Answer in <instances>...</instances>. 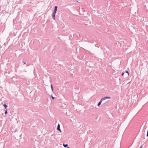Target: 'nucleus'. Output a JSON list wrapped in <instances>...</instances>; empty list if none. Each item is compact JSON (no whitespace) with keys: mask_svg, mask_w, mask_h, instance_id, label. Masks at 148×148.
<instances>
[{"mask_svg":"<svg viewBox=\"0 0 148 148\" xmlns=\"http://www.w3.org/2000/svg\"><path fill=\"white\" fill-rule=\"evenodd\" d=\"M110 97H104L103 98H102L101 99V101H103V100H105L106 99H110Z\"/></svg>","mask_w":148,"mask_h":148,"instance_id":"f257e3e1","label":"nucleus"},{"mask_svg":"<svg viewBox=\"0 0 148 148\" xmlns=\"http://www.w3.org/2000/svg\"><path fill=\"white\" fill-rule=\"evenodd\" d=\"M60 124H58V126H57V130H59V131H60V132H61V131L60 129Z\"/></svg>","mask_w":148,"mask_h":148,"instance_id":"f03ea898","label":"nucleus"},{"mask_svg":"<svg viewBox=\"0 0 148 148\" xmlns=\"http://www.w3.org/2000/svg\"><path fill=\"white\" fill-rule=\"evenodd\" d=\"M55 15H56V14L54 13H53L52 14V15L53 18L54 20L55 19Z\"/></svg>","mask_w":148,"mask_h":148,"instance_id":"7ed1b4c3","label":"nucleus"},{"mask_svg":"<svg viewBox=\"0 0 148 148\" xmlns=\"http://www.w3.org/2000/svg\"><path fill=\"white\" fill-rule=\"evenodd\" d=\"M102 102V101H101V100L99 102V103H98V104H97L98 106H99L101 105Z\"/></svg>","mask_w":148,"mask_h":148,"instance_id":"20e7f679","label":"nucleus"},{"mask_svg":"<svg viewBox=\"0 0 148 148\" xmlns=\"http://www.w3.org/2000/svg\"><path fill=\"white\" fill-rule=\"evenodd\" d=\"M125 73H126L127 74V76H129V72L128 71H126V72Z\"/></svg>","mask_w":148,"mask_h":148,"instance_id":"39448f33","label":"nucleus"},{"mask_svg":"<svg viewBox=\"0 0 148 148\" xmlns=\"http://www.w3.org/2000/svg\"><path fill=\"white\" fill-rule=\"evenodd\" d=\"M63 146L65 147H66L68 146V145L67 144H63Z\"/></svg>","mask_w":148,"mask_h":148,"instance_id":"423d86ee","label":"nucleus"},{"mask_svg":"<svg viewBox=\"0 0 148 148\" xmlns=\"http://www.w3.org/2000/svg\"><path fill=\"white\" fill-rule=\"evenodd\" d=\"M3 106L5 108H6L8 107V106L5 104H4Z\"/></svg>","mask_w":148,"mask_h":148,"instance_id":"0eeeda50","label":"nucleus"},{"mask_svg":"<svg viewBox=\"0 0 148 148\" xmlns=\"http://www.w3.org/2000/svg\"><path fill=\"white\" fill-rule=\"evenodd\" d=\"M57 10L54 9L53 11V13H56Z\"/></svg>","mask_w":148,"mask_h":148,"instance_id":"6e6552de","label":"nucleus"},{"mask_svg":"<svg viewBox=\"0 0 148 148\" xmlns=\"http://www.w3.org/2000/svg\"><path fill=\"white\" fill-rule=\"evenodd\" d=\"M51 90H52V91H53V86H52V84H51Z\"/></svg>","mask_w":148,"mask_h":148,"instance_id":"1a4fd4ad","label":"nucleus"},{"mask_svg":"<svg viewBox=\"0 0 148 148\" xmlns=\"http://www.w3.org/2000/svg\"><path fill=\"white\" fill-rule=\"evenodd\" d=\"M7 113V109H6L5 111V114H6Z\"/></svg>","mask_w":148,"mask_h":148,"instance_id":"9d476101","label":"nucleus"},{"mask_svg":"<svg viewBox=\"0 0 148 148\" xmlns=\"http://www.w3.org/2000/svg\"><path fill=\"white\" fill-rule=\"evenodd\" d=\"M125 74V73H122V74H121V75L122 76H123Z\"/></svg>","mask_w":148,"mask_h":148,"instance_id":"9b49d317","label":"nucleus"},{"mask_svg":"<svg viewBox=\"0 0 148 148\" xmlns=\"http://www.w3.org/2000/svg\"><path fill=\"white\" fill-rule=\"evenodd\" d=\"M51 97H52V99H53H53H54L55 98H54V97H53L52 96V95L51 96Z\"/></svg>","mask_w":148,"mask_h":148,"instance_id":"f8f14e48","label":"nucleus"},{"mask_svg":"<svg viewBox=\"0 0 148 148\" xmlns=\"http://www.w3.org/2000/svg\"><path fill=\"white\" fill-rule=\"evenodd\" d=\"M57 8H58L57 6H55V7L54 9H56L57 10Z\"/></svg>","mask_w":148,"mask_h":148,"instance_id":"ddd939ff","label":"nucleus"},{"mask_svg":"<svg viewBox=\"0 0 148 148\" xmlns=\"http://www.w3.org/2000/svg\"><path fill=\"white\" fill-rule=\"evenodd\" d=\"M147 136H148V130L147 131Z\"/></svg>","mask_w":148,"mask_h":148,"instance_id":"4468645a","label":"nucleus"},{"mask_svg":"<svg viewBox=\"0 0 148 148\" xmlns=\"http://www.w3.org/2000/svg\"><path fill=\"white\" fill-rule=\"evenodd\" d=\"M23 63H24V64H26V62H24L23 61Z\"/></svg>","mask_w":148,"mask_h":148,"instance_id":"2eb2a0df","label":"nucleus"},{"mask_svg":"<svg viewBox=\"0 0 148 148\" xmlns=\"http://www.w3.org/2000/svg\"><path fill=\"white\" fill-rule=\"evenodd\" d=\"M143 146H141L140 148H142Z\"/></svg>","mask_w":148,"mask_h":148,"instance_id":"dca6fc26","label":"nucleus"},{"mask_svg":"<svg viewBox=\"0 0 148 148\" xmlns=\"http://www.w3.org/2000/svg\"><path fill=\"white\" fill-rule=\"evenodd\" d=\"M67 148H69V147H68Z\"/></svg>","mask_w":148,"mask_h":148,"instance_id":"f3484780","label":"nucleus"}]
</instances>
